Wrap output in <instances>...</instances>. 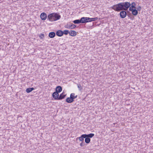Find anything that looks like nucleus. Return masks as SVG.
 <instances>
[{
	"mask_svg": "<svg viewBox=\"0 0 153 153\" xmlns=\"http://www.w3.org/2000/svg\"><path fill=\"white\" fill-rule=\"evenodd\" d=\"M85 141L86 143L88 144L91 141V139L90 138L87 137L86 136H85Z\"/></svg>",
	"mask_w": 153,
	"mask_h": 153,
	"instance_id": "obj_17",
	"label": "nucleus"
},
{
	"mask_svg": "<svg viewBox=\"0 0 153 153\" xmlns=\"http://www.w3.org/2000/svg\"><path fill=\"white\" fill-rule=\"evenodd\" d=\"M131 18L132 19H133V18H134V17L133 16H131Z\"/></svg>",
	"mask_w": 153,
	"mask_h": 153,
	"instance_id": "obj_29",
	"label": "nucleus"
},
{
	"mask_svg": "<svg viewBox=\"0 0 153 153\" xmlns=\"http://www.w3.org/2000/svg\"><path fill=\"white\" fill-rule=\"evenodd\" d=\"M85 134H82L81 136L80 137H77L76 139H79V140L80 141H82V142H84V138H85Z\"/></svg>",
	"mask_w": 153,
	"mask_h": 153,
	"instance_id": "obj_15",
	"label": "nucleus"
},
{
	"mask_svg": "<svg viewBox=\"0 0 153 153\" xmlns=\"http://www.w3.org/2000/svg\"><path fill=\"white\" fill-rule=\"evenodd\" d=\"M64 27L66 28L73 29L76 27V25L73 23L71 24V25L67 24Z\"/></svg>",
	"mask_w": 153,
	"mask_h": 153,
	"instance_id": "obj_4",
	"label": "nucleus"
},
{
	"mask_svg": "<svg viewBox=\"0 0 153 153\" xmlns=\"http://www.w3.org/2000/svg\"><path fill=\"white\" fill-rule=\"evenodd\" d=\"M56 34L58 36H62L63 35V31L61 30H58L56 32Z\"/></svg>",
	"mask_w": 153,
	"mask_h": 153,
	"instance_id": "obj_9",
	"label": "nucleus"
},
{
	"mask_svg": "<svg viewBox=\"0 0 153 153\" xmlns=\"http://www.w3.org/2000/svg\"><path fill=\"white\" fill-rule=\"evenodd\" d=\"M75 95V94L74 93H72L70 95V97L72 98V99L74 100V95Z\"/></svg>",
	"mask_w": 153,
	"mask_h": 153,
	"instance_id": "obj_22",
	"label": "nucleus"
},
{
	"mask_svg": "<svg viewBox=\"0 0 153 153\" xmlns=\"http://www.w3.org/2000/svg\"><path fill=\"white\" fill-rule=\"evenodd\" d=\"M63 35H68L69 33V31L68 30H65L63 31Z\"/></svg>",
	"mask_w": 153,
	"mask_h": 153,
	"instance_id": "obj_21",
	"label": "nucleus"
},
{
	"mask_svg": "<svg viewBox=\"0 0 153 153\" xmlns=\"http://www.w3.org/2000/svg\"><path fill=\"white\" fill-rule=\"evenodd\" d=\"M56 36V33L54 32H51L49 33L48 34L49 37L51 38H54Z\"/></svg>",
	"mask_w": 153,
	"mask_h": 153,
	"instance_id": "obj_12",
	"label": "nucleus"
},
{
	"mask_svg": "<svg viewBox=\"0 0 153 153\" xmlns=\"http://www.w3.org/2000/svg\"><path fill=\"white\" fill-rule=\"evenodd\" d=\"M60 18L61 16L58 13H52L49 14L47 16L48 19L51 22L57 21Z\"/></svg>",
	"mask_w": 153,
	"mask_h": 153,
	"instance_id": "obj_2",
	"label": "nucleus"
},
{
	"mask_svg": "<svg viewBox=\"0 0 153 153\" xmlns=\"http://www.w3.org/2000/svg\"><path fill=\"white\" fill-rule=\"evenodd\" d=\"M75 24L86 23L89 22V17H82L80 19H76L73 21Z\"/></svg>",
	"mask_w": 153,
	"mask_h": 153,
	"instance_id": "obj_3",
	"label": "nucleus"
},
{
	"mask_svg": "<svg viewBox=\"0 0 153 153\" xmlns=\"http://www.w3.org/2000/svg\"><path fill=\"white\" fill-rule=\"evenodd\" d=\"M66 102L68 103H71L74 101V100H73L71 97H68L66 98Z\"/></svg>",
	"mask_w": 153,
	"mask_h": 153,
	"instance_id": "obj_14",
	"label": "nucleus"
},
{
	"mask_svg": "<svg viewBox=\"0 0 153 153\" xmlns=\"http://www.w3.org/2000/svg\"><path fill=\"white\" fill-rule=\"evenodd\" d=\"M129 10L130 11H131L132 15L134 16H136L138 14V12L137 10L136 9H130V10Z\"/></svg>",
	"mask_w": 153,
	"mask_h": 153,
	"instance_id": "obj_8",
	"label": "nucleus"
},
{
	"mask_svg": "<svg viewBox=\"0 0 153 153\" xmlns=\"http://www.w3.org/2000/svg\"><path fill=\"white\" fill-rule=\"evenodd\" d=\"M70 36H74L76 35V32L74 30H71L69 33Z\"/></svg>",
	"mask_w": 153,
	"mask_h": 153,
	"instance_id": "obj_10",
	"label": "nucleus"
},
{
	"mask_svg": "<svg viewBox=\"0 0 153 153\" xmlns=\"http://www.w3.org/2000/svg\"><path fill=\"white\" fill-rule=\"evenodd\" d=\"M40 18L42 20H45L47 18V15L46 14L44 13L43 12L41 14Z\"/></svg>",
	"mask_w": 153,
	"mask_h": 153,
	"instance_id": "obj_7",
	"label": "nucleus"
},
{
	"mask_svg": "<svg viewBox=\"0 0 153 153\" xmlns=\"http://www.w3.org/2000/svg\"><path fill=\"white\" fill-rule=\"evenodd\" d=\"M127 12L128 13V14L127 15L131 19H132V18H131V16H132V15L128 11H127Z\"/></svg>",
	"mask_w": 153,
	"mask_h": 153,
	"instance_id": "obj_25",
	"label": "nucleus"
},
{
	"mask_svg": "<svg viewBox=\"0 0 153 153\" xmlns=\"http://www.w3.org/2000/svg\"><path fill=\"white\" fill-rule=\"evenodd\" d=\"M52 97L55 100H58L59 97V94L58 92L55 91L52 94Z\"/></svg>",
	"mask_w": 153,
	"mask_h": 153,
	"instance_id": "obj_6",
	"label": "nucleus"
},
{
	"mask_svg": "<svg viewBox=\"0 0 153 153\" xmlns=\"http://www.w3.org/2000/svg\"><path fill=\"white\" fill-rule=\"evenodd\" d=\"M131 6V4L130 2L126 1L114 4L111 7V8L115 11L120 12L121 10H127Z\"/></svg>",
	"mask_w": 153,
	"mask_h": 153,
	"instance_id": "obj_1",
	"label": "nucleus"
},
{
	"mask_svg": "<svg viewBox=\"0 0 153 153\" xmlns=\"http://www.w3.org/2000/svg\"><path fill=\"white\" fill-rule=\"evenodd\" d=\"M77 87L79 91H81L82 89V88L81 86V85L79 84H78L77 85Z\"/></svg>",
	"mask_w": 153,
	"mask_h": 153,
	"instance_id": "obj_23",
	"label": "nucleus"
},
{
	"mask_svg": "<svg viewBox=\"0 0 153 153\" xmlns=\"http://www.w3.org/2000/svg\"><path fill=\"white\" fill-rule=\"evenodd\" d=\"M34 89V88H29L26 89V91L27 93H29Z\"/></svg>",
	"mask_w": 153,
	"mask_h": 153,
	"instance_id": "obj_18",
	"label": "nucleus"
},
{
	"mask_svg": "<svg viewBox=\"0 0 153 153\" xmlns=\"http://www.w3.org/2000/svg\"><path fill=\"white\" fill-rule=\"evenodd\" d=\"M141 9V7L140 6H139L137 8V10L138 11H140Z\"/></svg>",
	"mask_w": 153,
	"mask_h": 153,
	"instance_id": "obj_27",
	"label": "nucleus"
},
{
	"mask_svg": "<svg viewBox=\"0 0 153 153\" xmlns=\"http://www.w3.org/2000/svg\"><path fill=\"white\" fill-rule=\"evenodd\" d=\"M131 6H130V8L129 9V10H130V9H136V3L134 2H133L131 3Z\"/></svg>",
	"mask_w": 153,
	"mask_h": 153,
	"instance_id": "obj_16",
	"label": "nucleus"
},
{
	"mask_svg": "<svg viewBox=\"0 0 153 153\" xmlns=\"http://www.w3.org/2000/svg\"><path fill=\"white\" fill-rule=\"evenodd\" d=\"M85 143L84 142H82L80 144V146L81 147H82L83 146H85Z\"/></svg>",
	"mask_w": 153,
	"mask_h": 153,
	"instance_id": "obj_26",
	"label": "nucleus"
},
{
	"mask_svg": "<svg viewBox=\"0 0 153 153\" xmlns=\"http://www.w3.org/2000/svg\"><path fill=\"white\" fill-rule=\"evenodd\" d=\"M98 19V18L97 17H96L94 18H89V22L92 21H95L97 20Z\"/></svg>",
	"mask_w": 153,
	"mask_h": 153,
	"instance_id": "obj_20",
	"label": "nucleus"
},
{
	"mask_svg": "<svg viewBox=\"0 0 153 153\" xmlns=\"http://www.w3.org/2000/svg\"><path fill=\"white\" fill-rule=\"evenodd\" d=\"M56 91L59 93L62 90V88L60 86H57L56 88Z\"/></svg>",
	"mask_w": 153,
	"mask_h": 153,
	"instance_id": "obj_13",
	"label": "nucleus"
},
{
	"mask_svg": "<svg viewBox=\"0 0 153 153\" xmlns=\"http://www.w3.org/2000/svg\"><path fill=\"white\" fill-rule=\"evenodd\" d=\"M44 34L41 33L39 36V37L40 38V39H42L44 38Z\"/></svg>",
	"mask_w": 153,
	"mask_h": 153,
	"instance_id": "obj_24",
	"label": "nucleus"
},
{
	"mask_svg": "<svg viewBox=\"0 0 153 153\" xmlns=\"http://www.w3.org/2000/svg\"><path fill=\"white\" fill-rule=\"evenodd\" d=\"M77 95H74V97H74V99H76V98H77Z\"/></svg>",
	"mask_w": 153,
	"mask_h": 153,
	"instance_id": "obj_28",
	"label": "nucleus"
},
{
	"mask_svg": "<svg viewBox=\"0 0 153 153\" xmlns=\"http://www.w3.org/2000/svg\"><path fill=\"white\" fill-rule=\"evenodd\" d=\"M85 134V136H86L87 137L89 138H92L94 135V134L93 133H90L89 134Z\"/></svg>",
	"mask_w": 153,
	"mask_h": 153,
	"instance_id": "obj_19",
	"label": "nucleus"
},
{
	"mask_svg": "<svg viewBox=\"0 0 153 153\" xmlns=\"http://www.w3.org/2000/svg\"><path fill=\"white\" fill-rule=\"evenodd\" d=\"M66 94H64V93L63 92L61 94H60L59 96V97L58 98V100H61L65 98L66 96Z\"/></svg>",
	"mask_w": 153,
	"mask_h": 153,
	"instance_id": "obj_11",
	"label": "nucleus"
},
{
	"mask_svg": "<svg viewBox=\"0 0 153 153\" xmlns=\"http://www.w3.org/2000/svg\"><path fill=\"white\" fill-rule=\"evenodd\" d=\"M120 13V17L122 19L125 18L127 15V12L126 11V10H121Z\"/></svg>",
	"mask_w": 153,
	"mask_h": 153,
	"instance_id": "obj_5",
	"label": "nucleus"
}]
</instances>
